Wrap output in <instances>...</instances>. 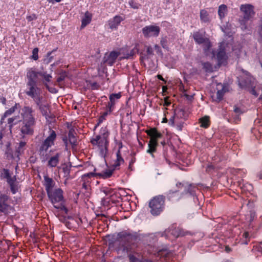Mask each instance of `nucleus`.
Here are the masks:
<instances>
[{
    "mask_svg": "<svg viewBox=\"0 0 262 262\" xmlns=\"http://www.w3.org/2000/svg\"><path fill=\"white\" fill-rule=\"evenodd\" d=\"M169 123L171 125H176L178 130H181L183 127L184 121L180 120L178 115L175 114L170 118Z\"/></svg>",
    "mask_w": 262,
    "mask_h": 262,
    "instance_id": "a211bd4d",
    "label": "nucleus"
},
{
    "mask_svg": "<svg viewBox=\"0 0 262 262\" xmlns=\"http://www.w3.org/2000/svg\"><path fill=\"white\" fill-rule=\"evenodd\" d=\"M101 191L104 193L106 196L108 197L111 196L113 193V190L108 187H103L101 189Z\"/></svg>",
    "mask_w": 262,
    "mask_h": 262,
    "instance_id": "4c0bfd02",
    "label": "nucleus"
},
{
    "mask_svg": "<svg viewBox=\"0 0 262 262\" xmlns=\"http://www.w3.org/2000/svg\"><path fill=\"white\" fill-rule=\"evenodd\" d=\"M62 191L60 188L55 189L48 194L49 199L52 203L54 204L56 203L61 201L63 199ZM56 208H59L60 206L54 205Z\"/></svg>",
    "mask_w": 262,
    "mask_h": 262,
    "instance_id": "9d476101",
    "label": "nucleus"
},
{
    "mask_svg": "<svg viewBox=\"0 0 262 262\" xmlns=\"http://www.w3.org/2000/svg\"><path fill=\"white\" fill-rule=\"evenodd\" d=\"M40 77H41L44 78L45 82H43L45 83V84L47 88H48V85L47 83H46V82H50V81L51 79L52 78L51 75H50V74H47L46 73H42L41 72V74L40 75Z\"/></svg>",
    "mask_w": 262,
    "mask_h": 262,
    "instance_id": "e433bc0d",
    "label": "nucleus"
},
{
    "mask_svg": "<svg viewBox=\"0 0 262 262\" xmlns=\"http://www.w3.org/2000/svg\"><path fill=\"white\" fill-rule=\"evenodd\" d=\"M48 136L42 142L39 147V154L42 162L48 161L47 165L50 167H55L59 162L61 153L55 152V149H50L54 145L56 138L55 132L50 128L49 129Z\"/></svg>",
    "mask_w": 262,
    "mask_h": 262,
    "instance_id": "f257e3e1",
    "label": "nucleus"
},
{
    "mask_svg": "<svg viewBox=\"0 0 262 262\" xmlns=\"http://www.w3.org/2000/svg\"><path fill=\"white\" fill-rule=\"evenodd\" d=\"M8 196L0 192V211L7 213L10 208Z\"/></svg>",
    "mask_w": 262,
    "mask_h": 262,
    "instance_id": "dca6fc26",
    "label": "nucleus"
},
{
    "mask_svg": "<svg viewBox=\"0 0 262 262\" xmlns=\"http://www.w3.org/2000/svg\"><path fill=\"white\" fill-rule=\"evenodd\" d=\"M202 66L203 69L205 70L206 72H209L212 71V66L209 62H203Z\"/></svg>",
    "mask_w": 262,
    "mask_h": 262,
    "instance_id": "58836bf2",
    "label": "nucleus"
},
{
    "mask_svg": "<svg viewBox=\"0 0 262 262\" xmlns=\"http://www.w3.org/2000/svg\"><path fill=\"white\" fill-rule=\"evenodd\" d=\"M154 48L157 52H158L159 51L160 47L158 45H155Z\"/></svg>",
    "mask_w": 262,
    "mask_h": 262,
    "instance_id": "6e6d98bb",
    "label": "nucleus"
},
{
    "mask_svg": "<svg viewBox=\"0 0 262 262\" xmlns=\"http://www.w3.org/2000/svg\"><path fill=\"white\" fill-rule=\"evenodd\" d=\"M6 101V99L4 97L0 96V102L3 103V104H5Z\"/></svg>",
    "mask_w": 262,
    "mask_h": 262,
    "instance_id": "8fccbe9b",
    "label": "nucleus"
},
{
    "mask_svg": "<svg viewBox=\"0 0 262 262\" xmlns=\"http://www.w3.org/2000/svg\"><path fill=\"white\" fill-rule=\"evenodd\" d=\"M44 185L47 192V194L54 190V187L55 182L52 179L48 177V176H44Z\"/></svg>",
    "mask_w": 262,
    "mask_h": 262,
    "instance_id": "aec40b11",
    "label": "nucleus"
},
{
    "mask_svg": "<svg viewBox=\"0 0 262 262\" xmlns=\"http://www.w3.org/2000/svg\"><path fill=\"white\" fill-rule=\"evenodd\" d=\"M216 90L217 99L220 101L222 99L225 93L227 91L226 86L221 83H218L216 85Z\"/></svg>",
    "mask_w": 262,
    "mask_h": 262,
    "instance_id": "5701e85b",
    "label": "nucleus"
},
{
    "mask_svg": "<svg viewBox=\"0 0 262 262\" xmlns=\"http://www.w3.org/2000/svg\"><path fill=\"white\" fill-rule=\"evenodd\" d=\"M134 238V237L132 234L126 231L120 232L117 235V239L120 242V244H121L122 243H124L122 244V246L124 248H127V243L132 241Z\"/></svg>",
    "mask_w": 262,
    "mask_h": 262,
    "instance_id": "4468645a",
    "label": "nucleus"
},
{
    "mask_svg": "<svg viewBox=\"0 0 262 262\" xmlns=\"http://www.w3.org/2000/svg\"><path fill=\"white\" fill-rule=\"evenodd\" d=\"M108 112H109L108 111H106V112H104L103 113V114L102 115V116H101V118H103V119H105V117L108 115Z\"/></svg>",
    "mask_w": 262,
    "mask_h": 262,
    "instance_id": "3c124183",
    "label": "nucleus"
},
{
    "mask_svg": "<svg viewBox=\"0 0 262 262\" xmlns=\"http://www.w3.org/2000/svg\"><path fill=\"white\" fill-rule=\"evenodd\" d=\"M114 104H115L114 103L112 102L111 101L108 103L107 107L109 110H108L109 113L112 112V108L114 107Z\"/></svg>",
    "mask_w": 262,
    "mask_h": 262,
    "instance_id": "49530a36",
    "label": "nucleus"
},
{
    "mask_svg": "<svg viewBox=\"0 0 262 262\" xmlns=\"http://www.w3.org/2000/svg\"><path fill=\"white\" fill-rule=\"evenodd\" d=\"M147 133L150 137L148 144V149L147 150V152L151 154L152 157H154L152 153L156 150L157 141L161 138L162 134L155 128L150 129L147 132Z\"/></svg>",
    "mask_w": 262,
    "mask_h": 262,
    "instance_id": "0eeeda50",
    "label": "nucleus"
},
{
    "mask_svg": "<svg viewBox=\"0 0 262 262\" xmlns=\"http://www.w3.org/2000/svg\"><path fill=\"white\" fill-rule=\"evenodd\" d=\"M8 183L10 185L11 191L12 193L15 194L18 191V182L16 181L15 177H13V179L11 180H9Z\"/></svg>",
    "mask_w": 262,
    "mask_h": 262,
    "instance_id": "b1692460",
    "label": "nucleus"
},
{
    "mask_svg": "<svg viewBox=\"0 0 262 262\" xmlns=\"http://www.w3.org/2000/svg\"><path fill=\"white\" fill-rule=\"evenodd\" d=\"M26 95L32 98L36 104L38 106L40 105L41 91L37 86V84L26 83V89L25 91Z\"/></svg>",
    "mask_w": 262,
    "mask_h": 262,
    "instance_id": "423d86ee",
    "label": "nucleus"
},
{
    "mask_svg": "<svg viewBox=\"0 0 262 262\" xmlns=\"http://www.w3.org/2000/svg\"><path fill=\"white\" fill-rule=\"evenodd\" d=\"M200 18H201V20L204 23H207L210 21V17H209L208 13L206 10H201Z\"/></svg>",
    "mask_w": 262,
    "mask_h": 262,
    "instance_id": "c756f323",
    "label": "nucleus"
},
{
    "mask_svg": "<svg viewBox=\"0 0 262 262\" xmlns=\"http://www.w3.org/2000/svg\"><path fill=\"white\" fill-rule=\"evenodd\" d=\"M92 14L88 11H86L81 19V27L83 28L88 24H89L92 20Z\"/></svg>",
    "mask_w": 262,
    "mask_h": 262,
    "instance_id": "393cba45",
    "label": "nucleus"
},
{
    "mask_svg": "<svg viewBox=\"0 0 262 262\" xmlns=\"http://www.w3.org/2000/svg\"><path fill=\"white\" fill-rule=\"evenodd\" d=\"M240 10L244 13L243 19L241 20V28L243 30L246 29V22L250 20L254 15L253 6L250 4L242 5Z\"/></svg>",
    "mask_w": 262,
    "mask_h": 262,
    "instance_id": "6e6552de",
    "label": "nucleus"
},
{
    "mask_svg": "<svg viewBox=\"0 0 262 262\" xmlns=\"http://www.w3.org/2000/svg\"><path fill=\"white\" fill-rule=\"evenodd\" d=\"M123 20V19L121 16H115L113 19L108 21V24L109 27L112 30L116 29Z\"/></svg>",
    "mask_w": 262,
    "mask_h": 262,
    "instance_id": "4be33fe9",
    "label": "nucleus"
},
{
    "mask_svg": "<svg viewBox=\"0 0 262 262\" xmlns=\"http://www.w3.org/2000/svg\"><path fill=\"white\" fill-rule=\"evenodd\" d=\"M121 95L120 93L113 94L110 96V100L111 102L115 103L116 100L119 99Z\"/></svg>",
    "mask_w": 262,
    "mask_h": 262,
    "instance_id": "ea45409f",
    "label": "nucleus"
},
{
    "mask_svg": "<svg viewBox=\"0 0 262 262\" xmlns=\"http://www.w3.org/2000/svg\"><path fill=\"white\" fill-rule=\"evenodd\" d=\"M0 177L1 179H6L7 182H9V180L13 179L10 174L9 170L7 169H3L1 171Z\"/></svg>",
    "mask_w": 262,
    "mask_h": 262,
    "instance_id": "bb28decb",
    "label": "nucleus"
},
{
    "mask_svg": "<svg viewBox=\"0 0 262 262\" xmlns=\"http://www.w3.org/2000/svg\"><path fill=\"white\" fill-rule=\"evenodd\" d=\"M67 76V75H66V73H61L59 76H58V77L57 78V82H60L61 81H62L66 78V77Z\"/></svg>",
    "mask_w": 262,
    "mask_h": 262,
    "instance_id": "37998d69",
    "label": "nucleus"
},
{
    "mask_svg": "<svg viewBox=\"0 0 262 262\" xmlns=\"http://www.w3.org/2000/svg\"><path fill=\"white\" fill-rule=\"evenodd\" d=\"M196 190V188L195 186L191 184L185 186V190H187L188 193L191 195L193 196L195 195Z\"/></svg>",
    "mask_w": 262,
    "mask_h": 262,
    "instance_id": "72a5a7b5",
    "label": "nucleus"
},
{
    "mask_svg": "<svg viewBox=\"0 0 262 262\" xmlns=\"http://www.w3.org/2000/svg\"><path fill=\"white\" fill-rule=\"evenodd\" d=\"M183 186V184H182L181 183H179L176 184V187H178L179 189H182Z\"/></svg>",
    "mask_w": 262,
    "mask_h": 262,
    "instance_id": "603ef678",
    "label": "nucleus"
},
{
    "mask_svg": "<svg viewBox=\"0 0 262 262\" xmlns=\"http://www.w3.org/2000/svg\"><path fill=\"white\" fill-rule=\"evenodd\" d=\"M26 143L25 142H20L19 144V146L17 148V152H20L21 149L25 146Z\"/></svg>",
    "mask_w": 262,
    "mask_h": 262,
    "instance_id": "c03bdc74",
    "label": "nucleus"
},
{
    "mask_svg": "<svg viewBox=\"0 0 262 262\" xmlns=\"http://www.w3.org/2000/svg\"><path fill=\"white\" fill-rule=\"evenodd\" d=\"M184 235H185V233L182 230L173 227L166 230L162 235V236H164L166 238L170 239H171V236L177 238Z\"/></svg>",
    "mask_w": 262,
    "mask_h": 262,
    "instance_id": "ddd939ff",
    "label": "nucleus"
},
{
    "mask_svg": "<svg viewBox=\"0 0 262 262\" xmlns=\"http://www.w3.org/2000/svg\"><path fill=\"white\" fill-rule=\"evenodd\" d=\"M243 113V112L239 108L236 106L234 107V114H232V117L234 119V121L235 123H237L239 121V116Z\"/></svg>",
    "mask_w": 262,
    "mask_h": 262,
    "instance_id": "a878e982",
    "label": "nucleus"
},
{
    "mask_svg": "<svg viewBox=\"0 0 262 262\" xmlns=\"http://www.w3.org/2000/svg\"><path fill=\"white\" fill-rule=\"evenodd\" d=\"M216 58L220 64H224L226 61L227 56L226 54L224 49H223L221 46H220L219 49L217 50Z\"/></svg>",
    "mask_w": 262,
    "mask_h": 262,
    "instance_id": "6ab92c4d",
    "label": "nucleus"
},
{
    "mask_svg": "<svg viewBox=\"0 0 262 262\" xmlns=\"http://www.w3.org/2000/svg\"><path fill=\"white\" fill-rule=\"evenodd\" d=\"M242 72L243 75L238 80L240 86L248 89L252 95L257 96L259 95V91L255 90V79L251 77L248 72L244 70H242Z\"/></svg>",
    "mask_w": 262,
    "mask_h": 262,
    "instance_id": "20e7f679",
    "label": "nucleus"
},
{
    "mask_svg": "<svg viewBox=\"0 0 262 262\" xmlns=\"http://www.w3.org/2000/svg\"><path fill=\"white\" fill-rule=\"evenodd\" d=\"M249 233L247 232H246L243 234V237H245V238H247L248 237H249Z\"/></svg>",
    "mask_w": 262,
    "mask_h": 262,
    "instance_id": "864d4df0",
    "label": "nucleus"
},
{
    "mask_svg": "<svg viewBox=\"0 0 262 262\" xmlns=\"http://www.w3.org/2000/svg\"><path fill=\"white\" fill-rule=\"evenodd\" d=\"M104 119L103 118H101V117L99 119V123H101L103 121Z\"/></svg>",
    "mask_w": 262,
    "mask_h": 262,
    "instance_id": "338daca9",
    "label": "nucleus"
},
{
    "mask_svg": "<svg viewBox=\"0 0 262 262\" xmlns=\"http://www.w3.org/2000/svg\"><path fill=\"white\" fill-rule=\"evenodd\" d=\"M68 136V139L64 138L63 139L66 147H68L69 143L71 144L72 147L76 146L77 144V139L74 135V133L72 131H70Z\"/></svg>",
    "mask_w": 262,
    "mask_h": 262,
    "instance_id": "412c9836",
    "label": "nucleus"
},
{
    "mask_svg": "<svg viewBox=\"0 0 262 262\" xmlns=\"http://www.w3.org/2000/svg\"><path fill=\"white\" fill-rule=\"evenodd\" d=\"M91 175H92V173H87V174H85L83 175V177H85V176L90 177Z\"/></svg>",
    "mask_w": 262,
    "mask_h": 262,
    "instance_id": "69168bd1",
    "label": "nucleus"
},
{
    "mask_svg": "<svg viewBox=\"0 0 262 262\" xmlns=\"http://www.w3.org/2000/svg\"><path fill=\"white\" fill-rule=\"evenodd\" d=\"M20 121V120H19L16 116L8 119V123L9 125V130L10 133L11 132V128L12 126Z\"/></svg>",
    "mask_w": 262,
    "mask_h": 262,
    "instance_id": "2f4dec72",
    "label": "nucleus"
},
{
    "mask_svg": "<svg viewBox=\"0 0 262 262\" xmlns=\"http://www.w3.org/2000/svg\"><path fill=\"white\" fill-rule=\"evenodd\" d=\"M146 52L148 55H152L153 54L152 48L150 46L146 47Z\"/></svg>",
    "mask_w": 262,
    "mask_h": 262,
    "instance_id": "a18cd8bd",
    "label": "nucleus"
},
{
    "mask_svg": "<svg viewBox=\"0 0 262 262\" xmlns=\"http://www.w3.org/2000/svg\"><path fill=\"white\" fill-rule=\"evenodd\" d=\"M164 204V198L162 195L155 197L149 202V207L152 214L157 215L163 210Z\"/></svg>",
    "mask_w": 262,
    "mask_h": 262,
    "instance_id": "1a4fd4ad",
    "label": "nucleus"
},
{
    "mask_svg": "<svg viewBox=\"0 0 262 262\" xmlns=\"http://www.w3.org/2000/svg\"><path fill=\"white\" fill-rule=\"evenodd\" d=\"M48 1L49 3H51L52 4H54L55 2H59L61 1V0H48Z\"/></svg>",
    "mask_w": 262,
    "mask_h": 262,
    "instance_id": "5fc2aeb1",
    "label": "nucleus"
},
{
    "mask_svg": "<svg viewBox=\"0 0 262 262\" xmlns=\"http://www.w3.org/2000/svg\"><path fill=\"white\" fill-rule=\"evenodd\" d=\"M129 259L130 262H134L135 257L133 256H130Z\"/></svg>",
    "mask_w": 262,
    "mask_h": 262,
    "instance_id": "13d9d810",
    "label": "nucleus"
},
{
    "mask_svg": "<svg viewBox=\"0 0 262 262\" xmlns=\"http://www.w3.org/2000/svg\"><path fill=\"white\" fill-rule=\"evenodd\" d=\"M137 52H138V49L136 47L130 50H129L127 48H125L120 49L118 53L119 59L122 60L130 58Z\"/></svg>",
    "mask_w": 262,
    "mask_h": 262,
    "instance_id": "2eb2a0df",
    "label": "nucleus"
},
{
    "mask_svg": "<svg viewBox=\"0 0 262 262\" xmlns=\"http://www.w3.org/2000/svg\"><path fill=\"white\" fill-rule=\"evenodd\" d=\"M193 37L197 43L202 45L204 51L206 55L211 54L212 58L215 57V53L211 49V42L209 39L205 36V33L195 32L193 34Z\"/></svg>",
    "mask_w": 262,
    "mask_h": 262,
    "instance_id": "39448f33",
    "label": "nucleus"
},
{
    "mask_svg": "<svg viewBox=\"0 0 262 262\" xmlns=\"http://www.w3.org/2000/svg\"><path fill=\"white\" fill-rule=\"evenodd\" d=\"M227 12V7L225 5H222L219 7L218 14L221 19L223 18Z\"/></svg>",
    "mask_w": 262,
    "mask_h": 262,
    "instance_id": "cd10ccee",
    "label": "nucleus"
},
{
    "mask_svg": "<svg viewBox=\"0 0 262 262\" xmlns=\"http://www.w3.org/2000/svg\"><path fill=\"white\" fill-rule=\"evenodd\" d=\"M258 177L259 179H262V173H259L258 174Z\"/></svg>",
    "mask_w": 262,
    "mask_h": 262,
    "instance_id": "0e129e2a",
    "label": "nucleus"
},
{
    "mask_svg": "<svg viewBox=\"0 0 262 262\" xmlns=\"http://www.w3.org/2000/svg\"><path fill=\"white\" fill-rule=\"evenodd\" d=\"M5 155L6 156V157L9 160H12L14 159L15 158V157H18V155L16 153H15V154H13V152L12 150L9 148H7V150L6 151Z\"/></svg>",
    "mask_w": 262,
    "mask_h": 262,
    "instance_id": "f704fd0d",
    "label": "nucleus"
},
{
    "mask_svg": "<svg viewBox=\"0 0 262 262\" xmlns=\"http://www.w3.org/2000/svg\"><path fill=\"white\" fill-rule=\"evenodd\" d=\"M41 72L36 71L33 68H30L27 70L26 83L37 84L39 77H40Z\"/></svg>",
    "mask_w": 262,
    "mask_h": 262,
    "instance_id": "f8f14e48",
    "label": "nucleus"
},
{
    "mask_svg": "<svg viewBox=\"0 0 262 262\" xmlns=\"http://www.w3.org/2000/svg\"><path fill=\"white\" fill-rule=\"evenodd\" d=\"M128 3H129V5L130 6V7H132L133 9H138L140 6L139 4L135 2L133 0L129 1Z\"/></svg>",
    "mask_w": 262,
    "mask_h": 262,
    "instance_id": "a19ab883",
    "label": "nucleus"
},
{
    "mask_svg": "<svg viewBox=\"0 0 262 262\" xmlns=\"http://www.w3.org/2000/svg\"><path fill=\"white\" fill-rule=\"evenodd\" d=\"M88 185L85 183H84L82 185V187L83 188H84L85 189H87L88 188Z\"/></svg>",
    "mask_w": 262,
    "mask_h": 262,
    "instance_id": "bf43d9fd",
    "label": "nucleus"
},
{
    "mask_svg": "<svg viewBox=\"0 0 262 262\" xmlns=\"http://www.w3.org/2000/svg\"><path fill=\"white\" fill-rule=\"evenodd\" d=\"M179 191V190H170L169 194H170L171 193H173L176 192L177 191Z\"/></svg>",
    "mask_w": 262,
    "mask_h": 262,
    "instance_id": "052dcab7",
    "label": "nucleus"
},
{
    "mask_svg": "<svg viewBox=\"0 0 262 262\" xmlns=\"http://www.w3.org/2000/svg\"><path fill=\"white\" fill-rule=\"evenodd\" d=\"M23 119V125L21 128V132L23 135H32L35 123L33 111L31 107L25 106L20 111Z\"/></svg>",
    "mask_w": 262,
    "mask_h": 262,
    "instance_id": "7ed1b4c3",
    "label": "nucleus"
},
{
    "mask_svg": "<svg viewBox=\"0 0 262 262\" xmlns=\"http://www.w3.org/2000/svg\"><path fill=\"white\" fill-rule=\"evenodd\" d=\"M124 160L120 156V152L119 150L117 152V159L115 162L114 164L113 165V167L115 168H117L119 167L121 164L123 163Z\"/></svg>",
    "mask_w": 262,
    "mask_h": 262,
    "instance_id": "c85d7f7f",
    "label": "nucleus"
},
{
    "mask_svg": "<svg viewBox=\"0 0 262 262\" xmlns=\"http://www.w3.org/2000/svg\"><path fill=\"white\" fill-rule=\"evenodd\" d=\"M38 49L37 48H34L32 51V58L35 60H37L38 58Z\"/></svg>",
    "mask_w": 262,
    "mask_h": 262,
    "instance_id": "79ce46f5",
    "label": "nucleus"
},
{
    "mask_svg": "<svg viewBox=\"0 0 262 262\" xmlns=\"http://www.w3.org/2000/svg\"><path fill=\"white\" fill-rule=\"evenodd\" d=\"M161 44L163 48L166 47V39L165 38H162L161 40Z\"/></svg>",
    "mask_w": 262,
    "mask_h": 262,
    "instance_id": "09e8293b",
    "label": "nucleus"
},
{
    "mask_svg": "<svg viewBox=\"0 0 262 262\" xmlns=\"http://www.w3.org/2000/svg\"><path fill=\"white\" fill-rule=\"evenodd\" d=\"M225 251L228 253L231 251V249L228 246H226L225 247Z\"/></svg>",
    "mask_w": 262,
    "mask_h": 262,
    "instance_id": "4d7b16f0",
    "label": "nucleus"
},
{
    "mask_svg": "<svg viewBox=\"0 0 262 262\" xmlns=\"http://www.w3.org/2000/svg\"><path fill=\"white\" fill-rule=\"evenodd\" d=\"M118 57H119L118 52L112 51L108 54H105L103 62L104 63L112 66L115 62Z\"/></svg>",
    "mask_w": 262,
    "mask_h": 262,
    "instance_id": "f3484780",
    "label": "nucleus"
},
{
    "mask_svg": "<svg viewBox=\"0 0 262 262\" xmlns=\"http://www.w3.org/2000/svg\"><path fill=\"white\" fill-rule=\"evenodd\" d=\"M160 31L159 27L155 25L147 26L142 29V33L147 38L158 36Z\"/></svg>",
    "mask_w": 262,
    "mask_h": 262,
    "instance_id": "9b49d317",
    "label": "nucleus"
},
{
    "mask_svg": "<svg viewBox=\"0 0 262 262\" xmlns=\"http://www.w3.org/2000/svg\"><path fill=\"white\" fill-rule=\"evenodd\" d=\"M167 119L166 117H164L163 119V121H162V123H166L167 122Z\"/></svg>",
    "mask_w": 262,
    "mask_h": 262,
    "instance_id": "680f3d73",
    "label": "nucleus"
},
{
    "mask_svg": "<svg viewBox=\"0 0 262 262\" xmlns=\"http://www.w3.org/2000/svg\"><path fill=\"white\" fill-rule=\"evenodd\" d=\"M200 122L201 123V126L204 128H207L209 124V118L208 117H204L200 119Z\"/></svg>",
    "mask_w": 262,
    "mask_h": 262,
    "instance_id": "c9c22d12",
    "label": "nucleus"
},
{
    "mask_svg": "<svg viewBox=\"0 0 262 262\" xmlns=\"http://www.w3.org/2000/svg\"><path fill=\"white\" fill-rule=\"evenodd\" d=\"M171 104V102L168 101V97H165L164 98V103L163 104L164 106H168Z\"/></svg>",
    "mask_w": 262,
    "mask_h": 262,
    "instance_id": "de8ad7c7",
    "label": "nucleus"
},
{
    "mask_svg": "<svg viewBox=\"0 0 262 262\" xmlns=\"http://www.w3.org/2000/svg\"><path fill=\"white\" fill-rule=\"evenodd\" d=\"M114 169H107L105 171L97 173L98 176L103 179H107L111 177Z\"/></svg>",
    "mask_w": 262,
    "mask_h": 262,
    "instance_id": "7c9ffc66",
    "label": "nucleus"
},
{
    "mask_svg": "<svg viewBox=\"0 0 262 262\" xmlns=\"http://www.w3.org/2000/svg\"><path fill=\"white\" fill-rule=\"evenodd\" d=\"M109 133L106 127H102L99 134L94 136L91 140L94 148L97 150L102 158H105L108 152Z\"/></svg>",
    "mask_w": 262,
    "mask_h": 262,
    "instance_id": "f03ea898",
    "label": "nucleus"
},
{
    "mask_svg": "<svg viewBox=\"0 0 262 262\" xmlns=\"http://www.w3.org/2000/svg\"><path fill=\"white\" fill-rule=\"evenodd\" d=\"M180 114H182V115H183L184 114V111L182 110H181L179 112Z\"/></svg>",
    "mask_w": 262,
    "mask_h": 262,
    "instance_id": "774afa93",
    "label": "nucleus"
},
{
    "mask_svg": "<svg viewBox=\"0 0 262 262\" xmlns=\"http://www.w3.org/2000/svg\"><path fill=\"white\" fill-rule=\"evenodd\" d=\"M17 104H15V105L13 106H12L11 108H10L9 110L6 111L5 113L4 114L3 117L2 118L1 122L2 123L3 120L4 119V118L8 116L11 115L12 113H13L15 110L17 109Z\"/></svg>",
    "mask_w": 262,
    "mask_h": 262,
    "instance_id": "473e14b6",
    "label": "nucleus"
},
{
    "mask_svg": "<svg viewBox=\"0 0 262 262\" xmlns=\"http://www.w3.org/2000/svg\"><path fill=\"white\" fill-rule=\"evenodd\" d=\"M158 79H160V80H164V79H163V77H162V76H161V75H158Z\"/></svg>",
    "mask_w": 262,
    "mask_h": 262,
    "instance_id": "e2e57ef3",
    "label": "nucleus"
}]
</instances>
